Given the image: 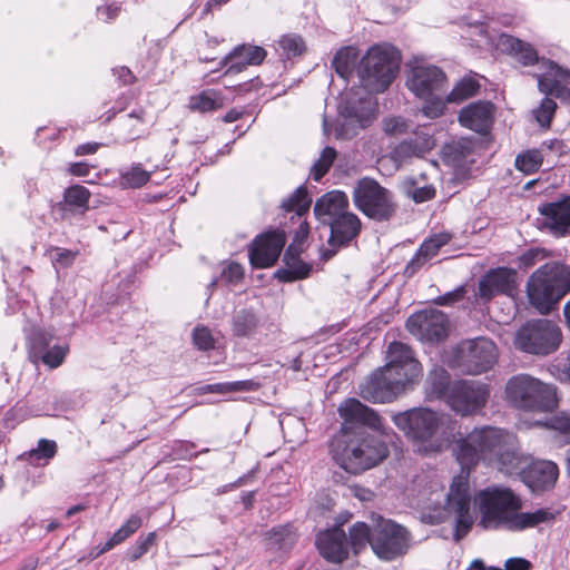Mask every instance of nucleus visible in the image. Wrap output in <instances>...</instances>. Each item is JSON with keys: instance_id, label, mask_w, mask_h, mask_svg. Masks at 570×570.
<instances>
[{"instance_id": "f8f14e48", "label": "nucleus", "mask_w": 570, "mask_h": 570, "mask_svg": "<svg viewBox=\"0 0 570 570\" xmlns=\"http://www.w3.org/2000/svg\"><path fill=\"white\" fill-rule=\"evenodd\" d=\"M561 331L548 320L529 322L515 335L514 345L518 350L535 355H548L561 343Z\"/></svg>"}, {"instance_id": "2f4dec72", "label": "nucleus", "mask_w": 570, "mask_h": 570, "mask_svg": "<svg viewBox=\"0 0 570 570\" xmlns=\"http://www.w3.org/2000/svg\"><path fill=\"white\" fill-rule=\"evenodd\" d=\"M452 383L446 370L440 366L433 367L424 383L426 399L430 401L439 400L445 403Z\"/></svg>"}, {"instance_id": "58836bf2", "label": "nucleus", "mask_w": 570, "mask_h": 570, "mask_svg": "<svg viewBox=\"0 0 570 570\" xmlns=\"http://www.w3.org/2000/svg\"><path fill=\"white\" fill-rule=\"evenodd\" d=\"M311 205L307 190L298 187L287 199L283 200L282 207L286 212H295L298 216L305 214Z\"/></svg>"}, {"instance_id": "ddd939ff", "label": "nucleus", "mask_w": 570, "mask_h": 570, "mask_svg": "<svg viewBox=\"0 0 570 570\" xmlns=\"http://www.w3.org/2000/svg\"><path fill=\"white\" fill-rule=\"evenodd\" d=\"M490 396V389L485 383L474 380L454 381L445 404L462 417L480 413L487 405Z\"/></svg>"}, {"instance_id": "5701e85b", "label": "nucleus", "mask_w": 570, "mask_h": 570, "mask_svg": "<svg viewBox=\"0 0 570 570\" xmlns=\"http://www.w3.org/2000/svg\"><path fill=\"white\" fill-rule=\"evenodd\" d=\"M316 547L326 560L335 563L348 557L346 534L340 527L321 532L316 539Z\"/></svg>"}, {"instance_id": "7ed1b4c3", "label": "nucleus", "mask_w": 570, "mask_h": 570, "mask_svg": "<svg viewBox=\"0 0 570 570\" xmlns=\"http://www.w3.org/2000/svg\"><path fill=\"white\" fill-rule=\"evenodd\" d=\"M391 419L406 440L421 453H441L450 445L446 429L452 420L442 411L429 406H416L394 413Z\"/></svg>"}, {"instance_id": "052dcab7", "label": "nucleus", "mask_w": 570, "mask_h": 570, "mask_svg": "<svg viewBox=\"0 0 570 570\" xmlns=\"http://www.w3.org/2000/svg\"><path fill=\"white\" fill-rule=\"evenodd\" d=\"M229 393L256 391L259 384L253 380L228 382Z\"/></svg>"}, {"instance_id": "e2e57ef3", "label": "nucleus", "mask_w": 570, "mask_h": 570, "mask_svg": "<svg viewBox=\"0 0 570 570\" xmlns=\"http://www.w3.org/2000/svg\"><path fill=\"white\" fill-rule=\"evenodd\" d=\"M464 295V287H459L454 289L453 292L446 293L445 295L439 297L438 303L440 305H449L454 302L460 301Z\"/></svg>"}, {"instance_id": "37998d69", "label": "nucleus", "mask_w": 570, "mask_h": 570, "mask_svg": "<svg viewBox=\"0 0 570 570\" xmlns=\"http://www.w3.org/2000/svg\"><path fill=\"white\" fill-rule=\"evenodd\" d=\"M336 158V150L332 147H325L318 160L314 164L312 175L314 180L318 181L331 168Z\"/></svg>"}, {"instance_id": "9b49d317", "label": "nucleus", "mask_w": 570, "mask_h": 570, "mask_svg": "<svg viewBox=\"0 0 570 570\" xmlns=\"http://www.w3.org/2000/svg\"><path fill=\"white\" fill-rule=\"evenodd\" d=\"M354 205L365 216L375 220H387L395 212L393 194L375 179H360L353 190Z\"/></svg>"}, {"instance_id": "b1692460", "label": "nucleus", "mask_w": 570, "mask_h": 570, "mask_svg": "<svg viewBox=\"0 0 570 570\" xmlns=\"http://www.w3.org/2000/svg\"><path fill=\"white\" fill-rule=\"evenodd\" d=\"M543 225L557 236H564L570 227V196L548 203L539 208Z\"/></svg>"}, {"instance_id": "1a4fd4ad", "label": "nucleus", "mask_w": 570, "mask_h": 570, "mask_svg": "<svg viewBox=\"0 0 570 570\" xmlns=\"http://www.w3.org/2000/svg\"><path fill=\"white\" fill-rule=\"evenodd\" d=\"M389 454L386 444L372 435L351 441L342 452L333 449L335 461L347 472L360 473L382 462Z\"/></svg>"}, {"instance_id": "a18cd8bd", "label": "nucleus", "mask_w": 570, "mask_h": 570, "mask_svg": "<svg viewBox=\"0 0 570 570\" xmlns=\"http://www.w3.org/2000/svg\"><path fill=\"white\" fill-rule=\"evenodd\" d=\"M256 326V318L253 313L247 311L239 312L234 321V332L238 336L250 334Z\"/></svg>"}, {"instance_id": "f03ea898", "label": "nucleus", "mask_w": 570, "mask_h": 570, "mask_svg": "<svg viewBox=\"0 0 570 570\" xmlns=\"http://www.w3.org/2000/svg\"><path fill=\"white\" fill-rule=\"evenodd\" d=\"M481 513V524L489 528H503L509 531H523L554 520L549 509L521 512L522 500L512 490L504 487H490L480 491L475 498Z\"/></svg>"}, {"instance_id": "6e6552de", "label": "nucleus", "mask_w": 570, "mask_h": 570, "mask_svg": "<svg viewBox=\"0 0 570 570\" xmlns=\"http://www.w3.org/2000/svg\"><path fill=\"white\" fill-rule=\"evenodd\" d=\"M377 101L368 94L348 92L338 105L342 124L334 129L337 139H350L377 117Z\"/></svg>"}, {"instance_id": "f3484780", "label": "nucleus", "mask_w": 570, "mask_h": 570, "mask_svg": "<svg viewBox=\"0 0 570 570\" xmlns=\"http://www.w3.org/2000/svg\"><path fill=\"white\" fill-rule=\"evenodd\" d=\"M406 327L420 341L439 342L448 336L449 320L439 309H424L410 316Z\"/></svg>"}, {"instance_id": "338daca9", "label": "nucleus", "mask_w": 570, "mask_h": 570, "mask_svg": "<svg viewBox=\"0 0 570 570\" xmlns=\"http://www.w3.org/2000/svg\"><path fill=\"white\" fill-rule=\"evenodd\" d=\"M99 148L98 142H86L82 145H79L76 148V155L77 156H85V155H91L95 154Z\"/></svg>"}, {"instance_id": "bb28decb", "label": "nucleus", "mask_w": 570, "mask_h": 570, "mask_svg": "<svg viewBox=\"0 0 570 570\" xmlns=\"http://www.w3.org/2000/svg\"><path fill=\"white\" fill-rule=\"evenodd\" d=\"M348 198L341 190H332L320 197L314 205L315 217L325 223L331 224L336 218L348 212Z\"/></svg>"}, {"instance_id": "49530a36", "label": "nucleus", "mask_w": 570, "mask_h": 570, "mask_svg": "<svg viewBox=\"0 0 570 570\" xmlns=\"http://www.w3.org/2000/svg\"><path fill=\"white\" fill-rule=\"evenodd\" d=\"M156 533L149 532L146 537L139 538L136 543L127 551V558L130 561H136L141 558L149 548L155 543Z\"/></svg>"}, {"instance_id": "864d4df0", "label": "nucleus", "mask_w": 570, "mask_h": 570, "mask_svg": "<svg viewBox=\"0 0 570 570\" xmlns=\"http://www.w3.org/2000/svg\"><path fill=\"white\" fill-rule=\"evenodd\" d=\"M549 256L550 253L544 248H530L519 256V264L523 268H530Z\"/></svg>"}, {"instance_id": "aec40b11", "label": "nucleus", "mask_w": 570, "mask_h": 570, "mask_svg": "<svg viewBox=\"0 0 570 570\" xmlns=\"http://www.w3.org/2000/svg\"><path fill=\"white\" fill-rule=\"evenodd\" d=\"M338 413L344 420L343 430L348 429L347 424H361L389 435L379 414L356 399L345 400L340 405Z\"/></svg>"}, {"instance_id": "c03bdc74", "label": "nucleus", "mask_w": 570, "mask_h": 570, "mask_svg": "<svg viewBox=\"0 0 570 570\" xmlns=\"http://www.w3.org/2000/svg\"><path fill=\"white\" fill-rule=\"evenodd\" d=\"M557 108V104L551 99L546 97L540 106L533 111L535 120L542 128H549L554 116V111Z\"/></svg>"}, {"instance_id": "72a5a7b5", "label": "nucleus", "mask_w": 570, "mask_h": 570, "mask_svg": "<svg viewBox=\"0 0 570 570\" xmlns=\"http://www.w3.org/2000/svg\"><path fill=\"white\" fill-rule=\"evenodd\" d=\"M223 106L224 97L216 90H204L189 99V108L199 112L214 111Z\"/></svg>"}, {"instance_id": "412c9836", "label": "nucleus", "mask_w": 570, "mask_h": 570, "mask_svg": "<svg viewBox=\"0 0 570 570\" xmlns=\"http://www.w3.org/2000/svg\"><path fill=\"white\" fill-rule=\"evenodd\" d=\"M523 460L520 456V465L513 473L520 472L523 482L533 491H541L554 485L558 479V466L551 461H533L527 466L522 465Z\"/></svg>"}, {"instance_id": "4468645a", "label": "nucleus", "mask_w": 570, "mask_h": 570, "mask_svg": "<svg viewBox=\"0 0 570 570\" xmlns=\"http://www.w3.org/2000/svg\"><path fill=\"white\" fill-rule=\"evenodd\" d=\"M495 344L485 337H478L460 343L454 350L455 366L472 375L490 370L497 362Z\"/></svg>"}, {"instance_id": "de8ad7c7", "label": "nucleus", "mask_w": 570, "mask_h": 570, "mask_svg": "<svg viewBox=\"0 0 570 570\" xmlns=\"http://www.w3.org/2000/svg\"><path fill=\"white\" fill-rule=\"evenodd\" d=\"M57 453V443L52 440L41 439L38 446L29 452L30 460L52 459Z\"/></svg>"}, {"instance_id": "7c9ffc66", "label": "nucleus", "mask_w": 570, "mask_h": 570, "mask_svg": "<svg viewBox=\"0 0 570 570\" xmlns=\"http://www.w3.org/2000/svg\"><path fill=\"white\" fill-rule=\"evenodd\" d=\"M451 239L452 235L445 232L432 235L420 246L415 256L406 265L405 272L409 274L415 273L422 265L435 257L440 248Z\"/></svg>"}, {"instance_id": "39448f33", "label": "nucleus", "mask_w": 570, "mask_h": 570, "mask_svg": "<svg viewBox=\"0 0 570 570\" xmlns=\"http://www.w3.org/2000/svg\"><path fill=\"white\" fill-rule=\"evenodd\" d=\"M504 400L513 409L529 412H551L558 406V389L528 373L508 379Z\"/></svg>"}, {"instance_id": "c9c22d12", "label": "nucleus", "mask_w": 570, "mask_h": 570, "mask_svg": "<svg viewBox=\"0 0 570 570\" xmlns=\"http://www.w3.org/2000/svg\"><path fill=\"white\" fill-rule=\"evenodd\" d=\"M357 59V52L353 47H345L340 49L333 58V67L337 75L342 78H347L353 70Z\"/></svg>"}, {"instance_id": "a19ab883", "label": "nucleus", "mask_w": 570, "mask_h": 570, "mask_svg": "<svg viewBox=\"0 0 570 570\" xmlns=\"http://www.w3.org/2000/svg\"><path fill=\"white\" fill-rule=\"evenodd\" d=\"M543 157L537 149L527 150L515 158V167L524 174L535 173L542 165Z\"/></svg>"}, {"instance_id": "603ef678", "label": "nucleus", "mask_w": 570, "mask_h": 570, "mask_svg": "<svg viewBox=\"0 0 570 570\" xmlns=\"http://www.w3.org/2000/svg\"><path fill=\"white\" fill-rule=\"evenodd\" d=\"M410 128L407 121L402 117H390L383 120V131L390 136H401Z\"/></svg>"}, {"instance_id": "dca6fc26", "label": "nucleus", "mask_w": 570, "mask_h": 570, "mask_svg": "<svg viewBox=\"0 0 570 570\" xmlns=\"http://www.w3.org/2000/svg\"><path fill=\"white\" fill-rule=\"evenodd\" d=\"M410 387L384 367L375 371L361 386L360 394L373 403H387Z\"/></svg>"}, {"instance_id": "0eeeda50", "label": "nucleus", "mask_w": 570, "mask_h": 570, "mask_svg": "<svg viewBox=\"0 0 570 570\" xmlns=\"http://www.w3.org/2000/svg\"><path fill=\"white\" fill-rule=\"evenodd\" d=\"M400 67L399 52L391 46L377 45L368 49L358 67V76L368 91H384L394 80Z\"/></svg>"}, {"instance_id": "4c0bfd02", "label": "nucleus", "mask_w": 570, "mask_h": 570, "mask_svg": "<svg viewBox=\"0 0 570 570\" xmlns=\"http://www.w3.org/2000/svg\"><path fill=\"white\" fill-rule=\"evenodd\" d=\"M90 191L81 185H73L63 193V203L71 208H78L82 213L88 209Z\"/></svg>"}, {"instance_id": "69168bd1", "label": "nucleus", "mask_w": 570, "mask_h": 570, "mask_svg": "<svg viewBox=\"0 0 570 570\" xmlns=\"http://www.w3.org/2000/svg\"><path fill=\"white\" fill-rule=\"evenodd\" d=\"M200 393H217V394H228L229 386L228 382L226 383H216V384H207L199 389Z\"/></svg>"}, {"instance_id": "4be33fe9", "label": "nucleus", "mask_w": 570, "mask_h": 570, "mask_svg": "<svg viewBox=\"0 0 570 570\" xmlns=\"http://www.w3.org/2000/svg\"><path fill=\"white\" fill-rule=\"evenodd\" d=\"M494 111L490 101L471 102L459 112V122L478 134H487L494 121Z\"/></svg>"}, {"instance_id": "cd10ccee", "label": "nucleus", "mask_w": 570, "mask_h": 570, "mask_svg": "<svg viewBox=\"0 0 570 570\" xmlns=\"http://www.w3.org/2000/svg\"><path fill=\"white\" fill-rule=\"evenodd\" d=\"M331 235L328 243L332 246H344L354 239L361 232L362 223L352 212H346L330 224Z\"/></svg>"}, {"instance_id": "8fccbe9b", "label": "nucleus", "mask_w": 570, "mask_h": 570, "mask_svg": "<svg viewBox=\"0 0 570 570\" xmlns=\"http://www.w3.org/2000/svg\"><path fill=\"white\" fill-rule=\"evenodd\" d=\"M193 342L198 350L208 351L214 348L215 341L210 331L205 326H197L193 331Z\"/></svg>"}, {"instance_id": "13d9d810", "label": "nucleus", "mask_w": 570, "mask_h": 570, "mask_svg": "<svg viewBox=\"0 0 570 570\" xmlns=\"http://www.w3.org/2000/svg\"><path fill=\"white\" fill-rule=\"evenodd\" d=\"M471 153L470 146L464 141H458L452 146L448 147L446 155L453 156V160L456 165H461L462 160Z\"/></svg>"}, {"instance_id": "0e129e2a", "label": "nucleus", "mask_w": 570, "mask_h": 570, "mask_svg": "<svg viewBox=\"0 0 570 570\" xmlns=\"http://www.w3.org/2000/svg\"><path fill=\"white\" fill-rule=\"evenodd\" d=\"M530 567V561L523 558H511L505 561L507 570H529Z\"/></svg>"}, {"instance_id": "79ce46f5", "label": "nucleus", "mask_w": 570, "mask_h": 570, "mask_svg": "<svg viewBox=\"0 0 570 570\" xmlns=\"http://www.w3.org/2000/svg\"><path fill=\"white\" fill-rule=\"evenodd\" d=\"M150 178V173L145 170L140 164L131 166L128 170L121 174V181L125 186L131 188H139L145 185Z\"/></svg>"}, {"instance_id": "e433bc0d", "label": "nucleus", "mask_w": 570, "mask_h": 570, "mask_svg": "<svg viewBox=\"0 0 570 570\" xmlns=\"http://www.w3.org/2000/svg\"><path fill=\"white\" fill-rule=\"evenodd\" d=\"M480 88L479 82L473 78L461 79L450 91L444 96L445 105L448 102H461L474 96Z\"/></svg>"}, {"instance_id": "774afa93", "label": "nucleus", "mask_w": 570, "mask_h": 570, "mask_svg": "<svg viewBox=\"0 0 570 570\" xmlns=\"http://www.w3.org/2000/svg\"><path fill=\"white\" fill-rule=\"evenodd\" d=\"M70 174L75 176H87L90 171V167L86 163H73L69 167Z\"/></svg>"}, {"instance_id": "ea45409f", "label": "nucleus", "mask_w": 570, "mask_h": 570, "mask_svg": "<svg viewBox=\"0 0 570 570\" xmlns=\"http://www.w3.org/2000/svg\"><path fill=\"white\" fill-rule=\"evenodd\" d=\"M278 47L282 50V56L286 58L302 56L306 51V45L303 38L298 35L291 33L284 35L278 40Z\"/></svg>"}, {"instance_id": "bf43d9fd", "label": "nucleus", "mask_w": 570, "mask_h": 570, "mask_svg": "<svg viewBox=\"0 0 570 570\" xmlns=\"http://www.w3.org/2000/svg\"><path fill=\"white\" fill-rule=\"evenodd\" d=\"M435 190L432 186H422V187H415L411 190H409V196L415 202V203H423L426 200H430L434 197Z\"/></svg>"}, {"instance_id": "423d86ee", "label": "nucleus", "mask_w": 570, "mask_h": 570, "mask_svg": "<svg viewBox=\"0 0 570 570\" xmlns=\"http://www.w3.org/2000/svg\"><path fill=\"white\" fill-rule=\"evenodd\" d=\"M570 292V268L559 263H548L537 269L527 284L528 298L541 314L550 313Z\"/></svg>"}, {"instance_id": "09e8293b", "label": "nucleus", "mask_w": 570, "mask_h": 570, "mask_svg": "<svg viewBox=\"0 0 570 570\" xmlns=\"http://www.w3.org/2000/svg\"><path fill=\"white\" fill-rule=\"evenodd\" d=\"M547 425L558 432L564 440V442L570 441V414L561 413L553 417H551Z\"/></svg>"}, {"instance_id": "4d7b16f0", "label": "nucleus", "mask_w": 570, "mask_h": 570, "mask_svg": "<svg viewBox=\"0 0 570 570\" xmlns=\"http://www.w3.org/2000/svg\"><path fill=\"white\" fill-rule=\"evenodd\" d=\"M244 276L243 266L237 263H228L222 271V278L228 283H238Z\"/></svg>"}, {"instance_id": "20e7f679", "label": "nucleus", "mask_w": 570, "mask_h": 570, "mask_svg": "<svg viewBox=\"0 0 570 570\" xmlns=\"http://www.w3.org/2000/svg\"><path fill=\"white\" fill-rule=\"evenodd\" d=\"M406 88L419 99L424 100L422 112L429 118L444 114V94L448 78L442 69L434 65L413 60L406 65Z\"/></svg>"}, {"instance_id": "680f3d73", "label": "nucleus", "mask_w": 570, "mask_h": 570, "mask_svg": "<svg viewBox=\"0 0 570 570\" xmlns=\"http://www.w3.org/2000/svg\"><path fill=\"white\" fill-rule=\"evenodd\" d=\"M76 255L77 253L71 252L69 249L57 248L56 255L52 258V261L53 263L60 264L61 266H68L75 261Z\"/></svg>"}, {"instance_id": "c85d7f7f", "label": "nucleus", "mask_w": 570, "mask_h": 570, "mask_svg": "<svg viewBox=\"0 0 570 570\" xmlns=\"http://www.w3.org/2000/svg\"><path fill=\"white\" fill-rule=\"evenodd\" d=\"M266 57V50L258 46H238L225 58L226 73L242 72L247 66L259 65Z\"/></svg>"}, {"instance_id": "6e6d98bb", "label": "nucleus", "mask_w": 570, "mask_h": 570, "mask_svg": "<svg viewBox=\"0 0 570 570\" xmlns=\"http://www.w3.org/2000/svg\"><path fill=\"white\" fill-rule=\"evenodd\" d=\"M268 538L273 544H277L281 548L291 543L294 539V534L289 527H277L268 532Z\"/></svg>"}, {"instance_id": "c756f323", "label": "nucleus", "mask_w": 570, "mask_h": 570, "mask_svg": "<svg viewBox=\"0 0 570 570\" xmlns=\"http://www.w3.org/2000/svg\"><path fill=\"white\" fill-rule=\"evenodd\" d=\"M285 267L278 269L275 276L283 282H293L309 275L312 266L299 258V248L291 244L284 254Z\"/></svg>"}, {"instance_id": "a211bd4d", "label": "nucleus", "mask_w": 570, "mask_h": 570, "mask_svg": "<svg viewBox=\"0 0 570 570\" xmlns=\"http://www.w3.org/2000/svg\"><path fill=\"white\" fill-rule=\"evenodd\" d=\"M283 232H269L257 236L249 249L250 264L256 268H266L275 264L285 245Z\"/></svg>"}, {"instance_id": "6ab92c4d", "label": "nucleus", "mask_w": 570, "mask_h": 570, "mask_svg": "<svg viewBox=\"0 0 570 570\" xmlns=\"http://www.w3.org/2000/svg\"><path fill=\"white\" fill-rule=\"evenodd\" d=\"M435 142L426 132H415V136L395 145L392 150L381 158V163L391 161L394 169L407 164L413 158L423 157L434 147Z\"/></svg>"}, {"instance_id": "f704fd0d", "label": "nucleus", "mask_w": 570, "mask_h": 570, "mask_svg": "<svg viewBox=\"0 0 570 570\" xmlns=\"http://www.w3.org/2000/svg\"><path fill=\"white\" fill-rule=\"evenodd\" d=\"M373 533V524L370 527L365 522H356L350 528V544L354 553H360L371 546Z\"/></svg>"}, {"instance_id": "a878e982", "label": "nucleus", "mask_w": 570, "mask_h": 570, "mask_svg": "<svg viewBox=\"0 0 570 570\" xmlns=\"http://www.w3.org/2000/svg\"><path fill=\"white\" fill-rule=\"evenodd\" d=\"M515 284V272L500 267L492 269L479 282V295L490 299L497 294H509Z\"/></svg>"}, {"instance_id": "2eb2a0df", "label": "nucleus", "mask_w": 570, "mask_h": 570, "mask_svg": "<svg viewBox=\"0 0 570 570\" xmlns=\"http://www.w3.org/2000/svg\"><path fill=\"white\" fill-rule=\"evenodd\" d=\"M386 361L383 366L386 372L392 373L394 377H400L409 387L420 382L423 374L422 365L406 344L391 343L386 352Z\"/></svg>"}, {"instance_id": "393cba45", "label": "nucleus", "mask_w": 570, "mask_h": 570, "mask_svg": "<svg viewBox=\"0 0 570 570\" xmlns=\"http://www.w3.org/2000/svg\"><path fill=\"white\" fill-rule=\"evenodd\" d=\"M547 70L543 75L538 76V87L542 94L552 95L560 99L570 98V89L562 85H570V71L560 68L552 61H543Z\"/></svg>"}, {"instance_id": "f257e3e1", "label": "nucleus", "mask_w": 570, "mask_h": 570, "mask_svg": "<svg viewBox=\"0 0 570 570\" xmlns=\"http://www.w3.org/2000/svg\"><path fill=\"white\" fill-rule=\"evenodd\" d=\"M453 453L461 464V472L451 482L448 493L439 483L431 485L429 494L423 492L421 500L422 520L441 523L450 514L455 517V539L461 540L472 528L474 514L471 510L469 484L470 469L480 461L497 464L500 470L512 474L519 469L513 434L490 425L475 426L465 436L454 441Z\"/></svg>"}, {"instance_id": "3c124183", "label": "nucleus", "mask_w": 570, "mask_h": 570, "mask_svg": "<svg viewBox=\"0 0 570 570\" xmlns=\"http://www.w3.org/2000/svg\"><path fill=\"white\" fill-rule=\"evenodd\" d=\"M68 353L67 345H56L42 355V362L51 368L60 366Z\"/></svg>"}, {"instance_id": "473e14b6", "label": "nucleus", "mask_w": 570, "mask_h": 570, "mask_svg": "<svg viewBox=\"0 0 570 570\" xmlns=\"http://www.w3.org/2000/svg\"><path fill=\"white\" fill-rule=\"evenodd\" d=\"M499 46L502 50L514 56L522 65L529 66L538 62L537 51L530 43L523 42L512 36L502 35L499 39Z\"/></svg>"}, {"instance_id": "9d476101", "label": "nucleus", "mask_w": 570, "mask_h": 570, "mask_svg": "<svg viewBox=\"0 0 570 570\" xmlns=\"http://www.w3.org/2000/svg\"><path fill=\"white\" fill-rule=\"evenodd\" d=\"M372 521L371 549L379 559L392 561L409 551L412 537L405 527L381 515L373 518Z\"/></svg>"}, {"instance_id": "5fc2aeb1", "label": "nucleus", "mask_w": 570, "mask_h": 570, "mask_svg": "<svg viewBox=\"0 0 570 570\" xmlns=\"http://www.w3.org/2000/svg\"><path fill=\"white\" fill-rule=\"evenodd\" d=\"M142 525V520L139 515H131L115 533L116 540L124 542L127 538L134 534Z\"/></svg>"}]
</instances>
